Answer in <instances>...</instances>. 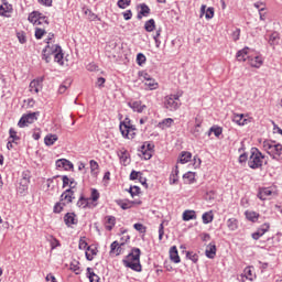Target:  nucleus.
Listing matches in <instances>:
<instances>
[{
    "instance_id": "15",
    "label": "nucleus",
    "mask_w": 282,
    "mask_h": 282,
    "mask_svg": "<svg viewBox=\"0 0 282 282\" xmlns=\"http://www.w3.org/2000/svg\"><path fill=\"white\" fill-rule=\"evenodd\" d=\"M128 107L137 113H142L147 109V105H142V101H129Z\"/></svg>"
},
{
    "instance_id": "60",
    "label": "nucleus",
    "mask_w": 282,
    "mask_h": 282,
    "mask_svg": "<svg viewBox=\"0 0 282 282\" xmlns=\"http://www.w3.org/2000/svg\"><path fill=\"white\" fill-rule=\"evenodd\" d=\"M184 180H189V182H193L195 180V173L193 172H187L183 175Z\"/></svg>"
},
{
    "instance_id": "40",
    "label": "nucleus",
    "mask_w": 282,
    "mask_h": 282,
    "mask_svg": "<svg viewBox=\"0 0 282 282\" xmlns=\"http://www.w3.org/2000/svg\"><path fill=\"white\" fill-rule=\"evenodd\" d=\"M89 206V198H86L85 196H80L77 200V207L78 208H87Z\"/></svg>"
},
{
    "instance_id": "43",
    "label": "nucleus",
    "mask_w": 282,
    "mask_h": 282,
    "mask_svg": "<svg viewBox=\"0 0 282 282\" xmlns=\"http://www.w3.org/2000/svg\"><path fill=\"white\" fill-rule=\"evenodd\" d=\"M246 217L249 221H257L259 219V214L257 212H246Z\"/></svg>"
},
{
    "instance_id": "6",
    "label": "nucleus",
    "mask_w": 282,
    "mask_h": 282,
    "mask_svg": "<svg viewBox=\"0 0 282 282\" xmlns=\"http://www.w3.org/2000/svg\"><path fill=\"white\" fill-rule=\"evenodd\" d=\"M59 48H61V45L58 44H55L52 46L47 44L42 51L43 61H45V63H50V61H52V54H56Z\"/></svg>"
},
{
    "instance_id": "29",
    "label": "nucleus",
    "mask_w": 282,
    "mask_h": 282,
    "mask_svg": "<svg viewBox=\"0 0 282 282\" xmlns=\"http://www.w3.org/2000/svg\"><path fill=\"white\" fill-rule=\"evenodd\" d=\"M248 50H249L248 47H245V48L238 51L236 54L237 61H239V62L247 61L248 59Z\"/></svg>"
},
{
    "instance_id": "11",
    "label": "nucleus",
    "mask_w": 282,
    "mask_h": 282,
    "mask_svg": "<svg viewBox=\"0 0 282 282\" xmlns=\"http://www.w3.org/2000/svg\"><path fill=\"white\" fill-rule=\"evenodd\" d=\"M29 89L31 94H39L41 89H43V78L42 79H33L30 85Z\"/></svg>"
},
{
    "instance_id": "63",
    "label": "nucleus",
    "mask_w": 282,
    "mask_h": 282,
    "mask_svg": "<svg viewBox=\"0 0 282 282\" xmlns=\"http://www.w3.org/2000/svg\"><path fill=\"white\" fill-rule=\"evenodd\" d=\"M87 241L83 238L79 239V250H87Z\"/></svg>"
},
{
    "instance_id": "28",
    "label": "nucleus",
    "mask_w": 282,
    "mask_h": 282,
    "mask_svg": "<svg viewBox=\"0 0 282 282\" xmlns=\"http://www.w3.org/2000/svg\"><path fill=\"white\" fill-rule=\"evenodd\" d=\"M173 119L172 118H166V119H163L162 121H160L158 123V128L159 129H162L164 131V129H170V127L173 126Z\"/></svg>"
},
{
    "instance_id": "52",
    "label": "nucleus",
    "mask_w": 282,
    "mask_h": 282,
    "mask_svg": "<svg viewBox=\"0 0 282 282\" xmlns=\"http://www.w3.org/2000/svg\"><path fill=\"white\" fill-rule=\"evenodd\" d=\"M210 133H214L216 135V138H219V135H221V133H224V130L221 129V127H212L209 129Z\"/></svg>"
},
{
    "instance_id": "7",
    "label": "nucleus",
    "mask_w": 282,
    "mask_h": 282,
    "mask_svg": "<svg viewBox=\"0 0 282 282\" xmlns=\"http://www.w3.org/2000/svg\"><path fill=\"white\" fill-rule=\"evenodd\" d=\"M119 129L123 138H128V140L135 138V126L120 124Z\"/></svg>"
},
{
    "instance_id": "56",
    "label": "nucleus",
    "mask_w": 282,
    "mask_h": 282,
    "mask_svg": "<svg viewBox=\"0 0 282 282\" xmlns=\"http://www.w3.org/2000/svg\"><path fill=\"white\" fill-rule=\"evenodd\" d=\"M213 17H215V8L209 7L206 10L205 19H213Z\"/></svg>"
},
{
    "instance_id": "44",
    "label": "nucleus",
    "mask_w": 282,
    "mask_h": 282,
    "mask_svg": "<svg viewBox=\"0 0 282 282\" xmlns=\"http://www.w3.org/2000/svg\"><path fill=\"white\" fill-rule=\"evenodd\" d=\"M261 65H263V59L261 58V56H256L253 59H251V67H256L257 69H259Z\"/></svg>"
},
{
    "instance_id": "36",
    "label": "nucleus",
    "mask_w": 282,
    "mask_h": 282,
    "mask_svg": "<svg viewBox=\"0 0 282 282\" xmlns=\"http://www.w3.org/2000/svg\"><path fill=\"white\" fill-rule=\"evenodd\" d=\"M9 140L13 142V144H19L18 141L21 140V137L17 134V131L14 130V128H10L9 130Z\"/></svg>"
},
{
    "instance_id": "62",
    "label": "nucleus",
    "mask_w": 282,
    "mask_h": 282,
    "mask_svg": "<svg viewBox=\"0 0 282 282\" xmlns=\"http://www.w3.org/2000/svg\"><path fill=\"white\" fill-rule=\"evenodd\" d=\"M141 153H142L144 160H151V158H153V154L147 150L141 149Z\"/></svg>"
},
{
    "instance_id": "16",
    "label": "nucleus",
    "mask_w": 282,
    "mask_h": 282,
    "mask_svg": "<svg viewBox=\"0 0 282 282\" xmlns=\"http://www.w3.org/2000/svg\"><path fill=\"white\" fill-rule=\"evenodd\" d=\"M122 246H124V242H118L117 240L113 241L110 245V254H116V257H119V254H122Z\"/></svg>"
},
{
    "instance_id": "9",
    "label": "nucleus",
    "mask_w": 282,
    "mask_h": 282,
    "mask_svg": "<svg viewBox=\"0 0 282 282\" xmlns=\"http://www.w3.org/2000/svg\"><path fill=\"white\" fill-rule=\"evenodd\" d=\"M13 10L12 4H10L8 0H0V17L10 18Z\"/></svg>"
},
{
    "instance_id": "41",
    "label": "nucleus",
    "mask_w": 282,
    "mask_h": 282,
    "mask_svg": "<svg viewBox=\"0 0 282 282\" xmlns=\"http://www.w3.org/2000/svg\"><path fill=\"white\" fill-rule=\"evenodd\" d=\"M69 268L75 274H80V262L78 260H73Z\"/></svg>"
},
{
    "instance_id": "37",
    "label": "nucleus",
    "mask_w": 282,
    "mask_h": 282,
    "mask_svg": "<svg viewBox=\"0 0 282 282\" xmlns=\"http://www.w3.org/2000/svg\"><path fill=\"white\" fill-rule=\"evenodd\" d=\"M227 227L229 228V230H237L239 228V221L237 220V218H229L227 220Z\"/></svg>"
},
{
    "instance_id": "14",
    "label": "nucleus",
    "mask_w": 282,
    "mask_h": 282,
    "mask_svg": "<svg viewBox=\"0 0 282 282\" xmlns=\"http://www.w3.org/2000/svg\"><path fill=\"white\" fill-rule=\"evenodd\" d=\"M64 223L66 226L69 228L72 226H76L78 224V219H76V214L75 213H67L64 216Z\"/></svg>"
},
{
    "instance_id": "31",
    "label": "nucleus",
    "mask_w": 282,
    "mask_h": 282,
    "mask_svg": "<svg viewBox=\"0 0 282 282\" xmlns=\"http://www.w3.org/2000/svg\"><path fill=\"white\" fill-rule=\"evenodd\" d=\"M87 278L89 279V282H100V276L94 272V269L87 268Z\"/></svg>"
},
{
    "instance_id": "49",
    "label": "nucleus",
    "mask_w": 282,
    "mask_h": 282,
    "mask_svg": "<svg viewBox=\"0 0 282 282\" xmlns=\"http://www.w3.org/2000/svg\"><path fill=\"white\" fill-rule=\"evenodd\" d=\"M186 258L189 259V261H193V263H197V261H199V256L193 251H188L186 253Z\"/></svg>"
},
{
    "instance_id": "30",
    "label": "nucleus",
    "mask_w": 282,
    "mask_h": 282,
    "mask_svg": "<svg viewBox=\"0 0 282 282\" xmlns=\"http://www.w3.org/2000/svg\"><path fill=\"white\" fill-rule=\"evenodd\" d=\"M232 121L236 122V124H239V127H243L245 124H248V119L243 118V115H234Z\"/></svg>"
},
{
    "instance_id": "42",
    "label": "nucleus",
    "mask_w": 282,
    "mask_h": 282,
    "mask_svg": "<svg viewBox=\"0 0 282 282\" xmlns=\"http://www.w3.org/2000/svg\"><path fill=\"white\" fill-rule=\"evenodd\" d=\"M65 203H63L62 200H59L58 203H56L53 207V213H55L56 215L63 213V209L65 208Z\"/></svg>"
},
{
    "instance_id": "12",
    "label": "nucleus",
    "mask_w": 282,
    "mask_h": 282,
    "mask_svg": "<svg viewBox=\"0 0 282 282\" xmlns=\"http://www.w3.org/2000/svg\"><path fill=\"white\" fill-rule=\"evenodd\" d=\"M55 164L57 169H64V171H72L74 169V163L67 159H59Z\"/></svg>"
},
{
    "instance_id": "35",
    "label": "nucleus",
    "mask_w": 282,
    "mask_h": 282,
    "mask_svg": "<svg viewBox=\"0 0 282 282\" xmlns=\"http://www.w3.org/2000/svg\"><path fill=\"white\" fill-rule=\"evenodd\" d=\"M279 41H281V36L279 34V32H273L271 33L270 37H269V45H279Z\"/></svg>"
},
{
    "instance_id": "51",
    "label": "nucleus",
    "mask_w": 282,
    "mask_h": 282,
    "mask_svg": "<svg viewBox=\"0 0 282 282\" xmlns=\"http://www.w3.org/2000/svg\"><path fill=\"white\" fill-rule=\"evenodd\" d=\"M137 63L140 66L144 65V63H147V56L143 53H138Z\"/></svg>"
},
{
    "instance_id": "21",
    "label": "nucleus",
    "mask_w": 282,
    "mask_h": 282,
    "mask_svg": "<svg viewBox=\"0 0 282 282\" xmlns=\"http://www.w3.org/2000/svg\"><path fill=\"white\" fill-rule=\"evenodd\" d=\"M29 186H30V181H28V178H21L20 185L18 187V192L20 193V195H25V193H28Z\"/></svg>"
},
{
    "instance_id": "58",
    "label": "nucleus",
    "mask_w": 282,
    "mask_h": 282,
    "mask_svg": "<svg viewBox=\"0 0 282 282\" xmlns=\"http://www.w3.org/2000/svg\"><path fill=\"white\" fill-rule=\"evenodd\" d=\"M140 175H142V172H138L135 170H132L130 173V180L135 181L139 180Z\"/></svg>"
},
{
    "instance_id": "4",
    "label": "nucleus",
    "mask_w": 282,
    "mask_h": 282,
    "mask_svg": "<svg viewBox=\"0 0 282 282\" xmlns=\"http://www.w3.org/2000/svg\"><path fill=\"white\" fill-rule=\"evenodd\" d=\"M182 96H184L183 91L166 96L164 99L165 109H169V111H177V108L182 107V101L180 100Z\"/></svg>"
},
{
    "instance_id": "25",
    "label": "nucleus",
    "mask_w": 282,
    "mask_h": 282,
    "mask_svg": "<svg viewBox=\"0 0 282 282\" xmlns=\"http://www.w3.org/2000/svg\"><path fill=\"white\" fill-rule=\"evenodd\" d=\"M180 180V166L175 165V169L172 171L170 175V184H177Z\"/></svg>"
},
{
    "instance_id": "23",
    "label": "nucleus",
    "mask_w": 282,
    "mask_h": 282,
    "mask_svg": "<svg viewBox=\"0 0 282 282\" xmlns=\"http://www.w3.org/2000/svg\"><path fill=\"white\" fill-rule=\"evenodd\" d=\"M270 195H272L270 187L260 188V191L258 193V197L262 202H265V199H268L270 197Z\"/></svg>"
},
{
    "instance_id": "45",
    "label": "nucleus",
    "mask_w": 282,
    "mask_h": 282,
    "mask_svg": "<svg viewBox=\"0 0 282 282\" xmlns=\"http://www.w3.org/2000/svg\"><path fill=\"white\" fill-rule=\"evenodd\" d=\"M63 56V48H59L58 52L54 55L55 63H58V65H64Z\"/></svg>"
},
{
    "instance_id": "1",
    "label": "nucleus",
    "mask_w": 282,
    "mask_h": 282,
    "mask_svg": "<svg viewBox=\"0 0 282 282\" xmlns=\"http://www.w3.org/2000/svg\"><path fill=\"white\" fill-rule=\"evenodd\" d=\"M142 251L140 248H132L129 256H126L122 260L124 268L133 270V272H142V264L140 263V256Z\"/></svg>"
},
{
    "instance_id": "19",
    "label": "nucleus",
    "mask_w": 282,
    "mask_h": 282,
    "mask_svg": "<svg viewBox=\"0 0 282 282\" xmlns=\"http://www.w3.org/2000/svg\"><path fill=\"white\" fill-rule=\"evenodd\" d=\"M129 151H127L126 149H121L118 151V158L121 162V164H123V166H127V164H129L130 160H129Z\"/></svg>"
},
{
    "instance_id": "13",
    "label": "nucleus",
    "mask_w": 282,
    "mask_h": 282,
    "mask_svg": "<svg viewBox=\"0 0 282 282\" xmlns=\"http://www.w3.org/2000/svg\"><path fill=\"white\" fill-rule=\"evenodd\" d=\"M268 230H270V224L264 223L258 230L257 232L252 234V239H254V241H258V239H261V237H263Z\"/></svg>"
},
{
    "instance_id": "64",
    "label": "nucleus",
    "mask_w": 282,
    "mask_h": 282,
    "mask_svg": "<svg viewBox=\"0 0 282 282\" xmlns=\"http://www.w3.org/2000/svg\"><path fill=\"white\" fill-rule=\"evenodd\" d=\"M260 21H265V7L259 9Z\"/></svg>"
},
{
    "instance_id": "53",
    "label": "nucleus",
    "mask_w": 282,
    "mask_h": 282,
    "mask_svg": "<svg viewBox=\"0 0 282 282\" xmlns=\"http://www.w3.org/2000/svg\"><path fill=\"white\" fill-rule=\"evenodd\" d=\"M90 199L93 202H98V199H100V193L98 192V189H96V188L91 189Z\"/></svg>"
},
{
    "instance_id": "10",
    "label": "nucleus",
    "mask_w": 282,
    "mask_h": 282,
    "mask_svg": "<svg viewBox=\"0 0 282 282\" xmlns=\"http://www.w3.org/2000/svg\"><path fill=\"white\" fill-rule=\"evenodd\" d=\"M76 199V196H74V189H66L61 195V202L64 203L66 206L67 204H72Z\"/></svg>"
},
{
    "instance_id": "50",
    "label": "nucleus",
    "mask_w": 282,
    "mask_h": 282,
    "mask_svg": "<svg viewBox=\"0 0 282 282\" xmlns=\"http://www.w3.org/2000/svg\"><path fill=\"white\" fill-rule=\"evenodd\" d=\"M141 149L142 151H148L150 153L153 152V149H155V145L151 142H144L142 145H141Z\"/></svg>"
},
{
    "instance_id": "3",
    "label": "nucleus",
    "mask_w": 282,
    "mask_h": 282,
    "mask_svg": "<svg viewBox=\"0 0 282 282\" xmlns=\"http://www.w3.org/2000/svg\"><path fill=\"white\" fill-rule=\"evenodd\" d=\"M263 160H265V156L259 149L257 148H251L250 150V156L248 160V166L249 169H261L263 166Z\"/></svg>"
},
{
    "instance_id": "8",
    "label": "nucleus",
    "mask_w": 282,
    "mask_h": 282,
    "mask_svg": "<svg viewBox=\"0 0 282 282\" xmlns=\"http://www.w3.org/2000/svg\"><path fill=\"white\" fill-rule=\"evenodd\" d=\"M117 206H120L122 210H129V208H133L134 205L140 206L142 205V200H123V199H117L116 200Z\"/></svg>"
},
{
    "instance_id": "33",
    "label": "nucleus",
    "mask_w": 282,
    "mask_h": 282,
    "mask_svg": "<svg viewBox=\"0 0 282 282\" xmlns=\"http://www.w3.org/2000/svg\"><path fill=\"white\" fill-rule=\"evenodd\" d=\"M58 140V135L56 134H47L44 138V143L46 144V147H52L54 145V143Z\"/></svg>"
},
{
    "instance_id": "59",
    "label": "nucleus",
    "mask_w": 282,
    "mask_h": 282,
    "mask_svg": "<svg viewBox=\"0 0 282 282\" xmlns=\"http://www.w3.org/2000/svg\"><path fill=\"white\" fill-rule=\"evenodd\" d=\"M124 21H131L133 18V12L131 10H127L122 13Z\"/></svg>"
},
{
    "instance_id": "46",
    "label": "nucleus",
    "mask_w": 282,
    "mask_h": 282,
    "mask_svg": "<svg viewBox=\"0 0 282 282\" xmlns=\"http://www.w3.org/2000/svg\"><path fill=\"white\" fill-rule=\"evenodd\" d=\"M158 86H159L158 83L153 78L145 82V87H148V89H150V91H153V89H158Z\"/></svg>"
},
{
    "instance_id": "34",
    "label": "nucleus",
    "mask_w": 282,
    "mask_h": 282,
    "mask_svg": "<svg viewBox=\"0 0 282 282\" xmlns=\"http://www.w3.org/2000/svg\"><path fill=\"white\" fill-rule=\"evenodd\" d=\"M106 230H113V226H116V218L113 216H106Z\"/></svg>"
},
{
    "instance_id": "55",
    "label": "nucleus",
    "mask_w": 282,
    "mask_h": 282,
    "mask_svg": "<svg viewBox=\"0 0 282 282\" xmlns=\"http://www.w3.org/2000/svg\"><path fill=\"white\" fill-rule=\"evenodd\" d=\"M243 276H246V279H248L249 281H252V269L250 267H247L243 270Z\"/></svg>"
},
{
    "instance_id": "57",
    "label": "nucleus",
    "mask_w": 282,
    "mask_h": 282,
    "mask_svg": "<svg viewBox=\"0 0 282 282\" xmlns=\"http://www.w3.org/2000/svg\"><path fill=\"white\" fill-rule=\"evenodd\" d=\"M18 41L19 43H21V45L28 43V39L25 37V33L21 32L17 34Z\"/></svg>"
},
{
    "instance_id": "22",
    "label": "nucleus",
    "mask_w": 282,
    "mask_h": 282,
    "mask_svg": "<svg viewBox=\"0 0 282 282\" xmlns=\"http://www.w3.org/2000/svg\"><path fill=\"white\" fill-rule=\"evenodd\" d=\"M170 259L171 261H173V263H180V261H182L180 259V253L177 252V247L173 246L170 249Z\"/></svg>"
},
{
    "instance_id": "61",
    "label": "nucleus",
    "mask_w": 282,
    "mask_h": 282,
    "mask_svg": "<svg viewBox=\"0 0 282 282\" xmlns=\"http://www.w3.org/2000/svg\"><path fill=\"white\" fill-rule=\"evenodd\" d=\"M164 237V223H161L159 226V240L162 241Z\"/></svg>"
},
{
    "instance_id": "54",
    "label": "nucleus",
    "mask_w": 282,
    "mask_h": 282,
    "mask_svg": "<svg viewBox=\"0 0 282 282\" xmlns=\"http://www.w3.org/2000/svg\"><path fill=\"white\" fill-rule=\"evenodd\" d=\"M134 230H137L138 232L144 234L147 232V227H144V225L137 223L133 225Z\"/></svg>"
},
{
    "instance_id": "2",
    "label": "nucleus",
    "mask_w": 282,
    "mask_h": 282,
    "mask_svg": "<svg viewBox=\"0 0 282 282\" xmlns=\"http://www.w3.org/2000/svg\"><path fill=\"white\" fill-rule=\"evenodd\" d=\"M263 150L272 160H282V144L276 141L264 140L262 143Z\"/></svg>"
},
{
    "instance_id": "38",
    "label": "nucleus",
    "mask_w": 282,
    "mask_h": 282,
    "mask_svg": "<svg viewBox=\"0 0 282 282\" xmlns=\"http://www.w3.org/2000/svg\"><path fill=\"white\" fill-rule=\"evenodd\" d=\"M203 224H213V219H215V216L213 215V212H206L202 216Z\"/></svg>"
},
{
    "instance_id": "48",
    "label": "nucleus",
    "mask_w": 282,
    "mask_h": 282,
    "mask_svg": "<svg viewBox=\"0 0 282 282\" xmlns=\"http://www.w3.org/2000/svg\"><path fill=\"white\" fill-rule=\"evenodd\" d=\"M45 34H47L45 29L35 28V39H37V41H41V39H43V36H45Z\"/></svg>"
},
{
    "instance_id": "18",
    "label": "nucleus",
    "mask_w": 282,
    "mask_h": 282,
    "mask_svg": "<svg viewBox=\"0 0 282 282\" xmlns=\"http://www.w3.org/2000/svg\"><path fill=\"white\" fill-rule=\"evenodd\" d=\"M205 256L207 259H215L217 257V246L213 242H210L205 250Z\"/></svg>"
},
{
    "instance_id": "24",
    "label": "nucleus",
    "mask_w": 282,
    "mask_h": 282,
    "mask_svg": "<svg viewBox=\"0 0 282 282\" xmlns=\"http://www.w3.org/2000/svg\"><path fill=\"white\" fill-rule=\"evenodd\" d=\"M39 19H45V15H43V13H41V12H39V11H33V12H31V13L29 14L28 21H29L30 23H33V25H34V23H36V21H37Z\"/></svg>"
},
{
    "instance_id": "32",
    "label": "nucleus",
    "mask_w": 282,
    "mask_h": 282,
    "mask_svg": "<svg viewBox=\"0 0 282 282\" xmlns=\"http://www.w3.org/2000/svg\"><path fill=\"white\" fill-rule=\"evenodd\" d=\"M192 219H197L195 210H185L183 213V221H191Z\"/></svg>"
},
{
    "instance_id": "47",
    "label": "nucleus",
    "mask_w": 282,
    "mask_h": 282,
    "mask_svg": "<svg viewBox=\"0 0 282 282\" xmlns=\"http://www.w3.org/2000/svg\"><path fill=\"white\" fill-rule=\"evenodd\" d=\"M117 6L121 10H127V8H129V6H131V0H118Z\"/></svg>"
},
{
    "instance_id": "26",
    "label": "nucleus",
    "mask_w": 282,
    "mask_h": 282,
    "mask_svg": "<svg viewBox=\"0 0 282 282\" xmlns=\"http://www.w3.org/2000/svg\"><path fill=\"white\" fill-rule=\"evenodd\" d=\"M85 254H86L87 261H94V257H96V254H98V249L88 246Z\"/></svg>"
},
{
    "instance_id": "5",
    "label": "nucleus",
    "mask_w": 282,
    "mask_h": 282,
    "mask_svg": "<svg viewBox=\"0 0 282 282\" xmlns=\"http://www.w3.org/2000/svg\"><path fill=\"white\" fill-rule=\"evenodd\" d=\"M39 116H41V112L39 111L23 115L18 122V127H20V129H23L24 127H28V124H33V122H36L39 120Z\"/></svg>"
},
{
    "instance_id": "20",
    "label": "nucleus",
    "mask_w": 282,
    "mask_h": 282,
    "mask_svg": "<svg viewBox=\"0 0 282 282\" xmlns=\"http://www.w3.org/2000/svg\"><path fill=\"white\" fill-rule=\"evenodd\" d=\"M90 174L93 177H98V174L100 173V165L96 160H90Z\"/></svg>"
},
{
    "instance_id": "39",
    "label": "nucleus",
    "mask_w": 282,
    "mask_h": 282,
    "mask_svg": "<svg viewBox=\"0 0 282 282\" xmlns=\"http://www.w3.org/2000/svg\"><path fill=\"white\" fill-rule=\"evenodd\" d=\"M144 30H145V32H153V30H155V20L150 19V20L145 21Z\"/></svg>"
},
{
    "instance_id": "27",
    "label": "nucleus",
    "mask_w": 282,
    "mask_h": 282,
    "mask_svg": "<svg viewBox=\"0 0 282 282\" xmlns=\"http://www.w3.org/2000/svg\"><path fill=\"white\" fill-rule=\"evenodd\" d=\"M191 158H193L191 152L183 151L180 155L178 162L180 164H188V162H191Z\"/></svg>"
},
{
    "instance_id": "17",
    "label": "nucleus",
    "mask_w": 282,
    "mask_h": 282,
    "mask_svg": "<svg viewBox=\"0 0 282 282\" xmlns=\"http://www.w3.org/2000/svg\"><path fill=\"white\" fill-rule=\"evenodd\" d=\"M140 11L137 14V19L140 21L142 20V17H149L151 14V8L147 6V3L139 4Z\"/></svg>"
}]
</instances>
